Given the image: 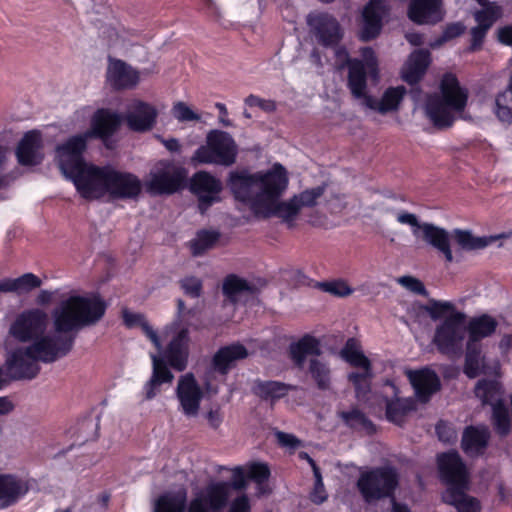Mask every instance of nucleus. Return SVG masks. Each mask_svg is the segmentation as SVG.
I'll return each instance as SVG.
<instances>
[{"label": "nucleus", "mask_w": 512, "mask_h": 512, "mask_svg": "<svg viewBox=\"0 0 512 512\" xmlns=\"http://www.w3.org/2000/svg\"><path fill=\"white\" fill-rule=\"evenodd\" d=\"M184 178L183 170L167 161L158 162L150 172L147 188L155 194L175 192Z\"/></svg>", "instance_id": "f3484780"}, {"label": "nucleus", "mask_w": 512, "mask_h": 512, "mask_svg": "<svg viewBox=\"0 0 512 512\" xmlns=\"http://www.w3.org/2000/svg\"><path fill=\"white\" fill-rule=\"evenodd\" d=\"M123 321L128 328H141L160 354L164 351V342L171 337L167 350L165 351V357L174 369L183 371L186 368L189 354V338L186 328H180L179 324L175 322L166 326L158 333L147 322L143 314L128 310L123 312Z\"/></svg>", "instance_id": "423d86ee"}, {"label": "nucleus", "mask_w": 512, "mask_h": 512, "mask_svg": "<svg viewBox=\"0 0 512 512\" xmlns=\"http://www.w3.org/2000/svg\"><path fill=\"white\" fill-rule=\"evenodd\" d=\"M315 486L310 494L312 502L321 504L327 499V493L324 488L322 476L318 467H314Z\"/></svg>", "instance_id": "8fccbe9b"}, {"label": "nucleus", "mask_w": 512, "mask_h": 512, "mask_svg": "<svg viewBox=\"0 0 512 512\" xmlns=\"http://www.w3.org/2000/svg\"><path fill=\"white\" fill-rule=\"evenodd\" d=\"M215 107L219 111V123L225 127L232 126V122L228 118V110H227L225 104L217 102L215 104Z\"/></svg>", "instance_id": "13d9d810"}, {"label": "nucleus", "mask_w": 512, "mask_h": 512, "mask_svg": "<svg viewBox=\"0 0 512 512\" xmlns=\"http://www.w3.org/2000/svg\"><path fill=\"white\" fill-rule=\"evenodd\" d=\"M406 376L415 391L416 397L422 402H426L440 387L439 378L429 368L407 370Z\"/></svg>", "instance_id": "4be33fe9"}, {"label": "nucleus", "mask_w": 512, "mask_h": 512, "mask_svg": "<svg viewBox=\"0 0 512 512\" xmlns=\"http://www.w3.org/2000/svg\"><path fill=\"white\" fill-rule=\"evenodd\" d=\"M74 7L83 22V27L92 30L116 31L120 23L111 8L95 0H76Z\"/></svg>", "instance_id": "2eb2a0df"}, {"label": "nucleus", "mask_w": 512, "mask_h": 512, "mask_svg": "<svg viewBox=\"0 0 512 512\" xmlns=\"http://www.w3.org/2000/svg\"><path fill=\"white\" fill-rule=\"evenodd\" d=\"M482 368V357L480 345L466 344V362L465 374L469 378H475L479 375Z\"/></svg>", "instance_id": "ea45409f"}, {"label": "nucleus", "mask_w": 512, "mask_h": 512, "mask_svg": "<svg viewBox=\"0 0 512 512\" xmlns=\"http://www.w3.org/2000/svg\"><path fill=\"white\" fill-rule=\"evenodd\" d=\"M498 326V322L490 315L483 314L471 318L466 325L468 340L466 344L479 345V342L491 336Z\"/></svg>", "instance_id": "a878e982"}, {"label": "nucleus", "mask_w": 512, "mask_h": 512, "mask_svg": "<svg viewBox=\"0 0 512 512\" xmlns=\"http://www.w3.org/2000/svg\"><path fill=\"white\" fill-rule=\"evenodd\" d=\"M325 187L317 186L310 189H306L301 193L294 195V201L299 206V210L302 208H310L318 203V199L324 194Z\"/></svg>", "instance_id": "79ce46f5"}, {"label": "nucleus", "mask_w": 512, "mask_h": 512, "mask_svg": "<svg viewBox=\"0 0 512 512\" xmlns=\"http://www.w3.org/2000/svg\"><path fill=\"white\" fill-rule=\"evenodd\" d=\"M414 409V401L410 398H396L387 403V419L395 424H402L409 412Z\"/></svg>", "instance_id": "c9c22d12"}, {"label": "nucleus", "mask_w": 512, "mask_h": 512, "mask_svg": "<svg viewBox=\"0 0 512 512\" xmlns=\"http://www.w3.org/2000/svg\"><path fill=\"white\" fill-rule=\"evenodd\" d=\"M441 477L448 485L443 501L454 506L457 512H479L480 504L465 492L468 488V473L457 452L443 453L438 457Z\"/></svg>", "instance_id": "1a4fd4ad"}, {"label": "nucleus", "mask_w": 512, "mask_h": 512, "mask_svg": "<svg viewBox=\"0 0 512 512\" xmlns=\"http://www.w3.org/2000/svg\"><path fill=\"white\" fill-rule=\"evenodd\" d=\"M497 40L505 45H512V34H495Z\"/></svg>", "instance_id": "338daca9"}, {"label": "nucleus", "mask_w": 512, "mask_h": 512, "mask_svg": "<svg viewBox=\"0 0 512 512\" xmlns=\"http://www.w3.org/2000/svg\"><path fill=\"white\" fill-rule=\"evenodd\" d=\"M206 419L212 428H218L222 422V416L218 409L208 411Z\"/></svg>", "instance_id": "bf43d9fd"}, {"label": "nucleus", "mask_w": 512, "mask_h": 512, "mask_svg": "<svg viewBox=\"0 0 512 512\" xmlns=\"http://www.w3.org/2000/svg\"><path fill=\"white\" fill-rule=\"evenodd\" d=\"M490 438V431L486 426L467 427L462 436V449L468 456L481 455Z\"/></svg>", "instance_id": "393cba45"}, {"label": "nucleus", "mask_w": 512, "mask_h": 512, "mask_svg": "<svg viewBox=\"0 0 512 512\" xmlns=\"http://www.w3.org/2000/svg\"><path fill=\"white\" fill-rule=\"evenodd\" d=\"M172 114L179 122L199 121L201 119L198 113L181 101L173 105Z\"/></svg>", "instance_id": "a18cd8bd"}, {"label": "nucleus", "mask_w": 512, "mask_h": 512, "mask_svg": "<svg viewBox=\"0 0 512 512\" xmlns=\"http://www.w3.org/2000/svg\"><path fill=\"white\" fill-rule=\"evenodd\" d=\"M152 359V376L144 386V393L146 399L150 400L159 393V386L163 383L171 382L173 379L172 373L166 367L162 359L154 354H151Z\"/></svg>", "instance_id": "c85d7f7f"}, {"label": "nucleus", "mask_w": 512, "mask_h": 512, "mask_svg": "<svg viewBox=\"0 0 512 512\" xmlns=\"http://www.w3.org/2000/svg\"><path fill=\"white\" fill-rule=\"evenodd\" d=\"M218 234L213 231H201L191 241V250L193 255L199 256L210 249L217 241Z\"/></svg>", "instance_id": "a19ab883"}, {"label": "nucleus", "mask_w": 512, "mask_h": 512, "mask_svg": "<svg viewBox=\"0 0 512 512\" xmlns=\"http://www.w3.org/2000/svg\"><path fill=\"white\" fill-rule=\"evenodd\" d=\"M107 81L116 89H130L139 83L140 74L125 62L109 58Z\"/></svg>", "instance_id": "b1692460"}, {"label": "nucleus", "mask_w": 512, "mask_h": 512, "mask_svg": "<svg viewBox=\"0 0 512 512\" xmlns=\"http://www.w3.org/2000/svg\"><path fill=\"white\" fill-rule=\"evenodd\" d=\"M389 14L387 0H369L362 13L363 32H380Z\"/></svg>", "instance_id": "bb28decb"}, {"label": "nucleus", "mask_w": 512, "mask_h": 512, "mask_svg": "<svg viewBox=\"0 0 512 512\" xmlns=\"http://www.w3.org/2000/svg\"><path fill=\"white\" fill-rule=\"evenodd\" d=\"M162 142H163V145L166 147V149L171 152H176V151H179V149H180V144L177 139L171 138V139L163 140Z\"/></svg>", "instance_id": "052dcab7"}, {"label": "nucleus", "mask_w": 512, "mask_h": 512, "mask_svg": "<svg viewBox=\"0 0 512 512\" xmlns=\"http://www.w3.org/2000/svg\"><path fill=\"white\" fill-rule=\"evenodd\" d=\"M245 483L243 470L240 467L235 468L231 484L227 482L209 484L204 492L192 501L188 512H210V509H220L228 500L230 488L240 490L245 487Z\"/></svg>", "instance_id": "4468645a"}, {"label": "nucleus", "mask_w": 512, "mask_h": 512, "mask_svg": "<svg viewBox=\"0 0 512 512\" xmlns=\"http://www.w3.org/2000/svg\"><path fill=\"white\" fill-rule=\"evenodd\" d=\"M29 491L25 478L13 474H0V508H6L24 497Z\"/></svg>", "instance_id": "5701e85b"}, {"label": "nucleus", "mask_w": 512, "mask_h": 512, "mask_svg": "<svg viewBox=\"0 0 512 512\" xmlns=\"http://www.w3.org/2000/svg\"><path fill=\"white\" fill-rule=\"evenodd\" d=\"M193 192L198 196L199 208L202 213L213 203L220 201L222 184L211 174L201 171L191 180Z\"/></svg>", "instance_id": "6ab92c4d"}, {"label": "nucleus", "mask_w": 512, "mask_h": 512, "mask_svg": "<svg viewBox=\"0 0 512 512\" xmlns=\"http://www.w3.org/2000/svg\"><path fill=\"white\" fill-rule=\"evenodd\" d=\"M288 183L286 169L274 164L268 170L252 174L231 172L228 184L235 197L249 204L257 215L276 216L291 227L300 210L293 197L280 201Z\"/></svg>", "instance_id": "7ed1b4c3"}, {"label": "nucleus", "mask_w": 512, "mask_h": 512, "mask_svg": "<svg viewBox=\"0 0 512 512\" xmlns=\"http://www.w3.org/2000/svg\"><path fill=\"white\" fill-rule=\"evenodd\" d=\"M12 408L13 406L7 398L0 397V415L9 413Z\"/></svg>", "instance_id": "680f3d73"}, {"label": "nucleus", "mask_w": 512, "mask_h": 512, "mask_svg": "<svg viewBox=\"0 0 512 512\" xmlns=\"http://www.w3.org/2000/svg\"><path fill=\"white\" fill-rule=\"evenodd\" d=\"M275 437L277 442L284 448L294 450L301 446V441L292 434L277 431Z\"/></svg>", "instance_id": "864d4df0"}, {"label": "nucleus", "mask_w": 512, "mask_h": 512, "mask_svg": "<svg viewBox=\"0 0 512 512\" xmlns=\"http://www.w3.org/2000/svg\"><path fill=\"white\" fill-rule=\"evenodd\" d=\"M430 64V54L425 50H416L411 53L410 57L402 68V78L409 84L418 82L424 75Z\"/></svg>", "instance_id": "cd10ccee"}, {"label": "nucleus", "mask_w": 512, "mask_h": 512, "mask_svg": "<svg viewBox=\"0 0 512 512\" xmlns=\"http://www.w3.org/2000/svg\"><path fill=\"white\" fill-rule=\"evenodd\" d=\"M509 95L507 92L499 93L495 98L494 113L496 117L505 124H512V109L508 105Z\"/></svg>", "instance_id": "37998d69"}, {"label": "nucleus", "mask_w": 512, "mask_h": 512, "mask_svg": "<svg viewBox=\"0 0 512 512\" xmlns=\"http://www.w3.org/2000/svg\"><path fill=\"white\" fill-rule=\"evenodd\" d=\"M468 91L456 76L447 73L440 83V93L428 95L425 102L427 118L438 128L450 127L457 118H465Z\"/></svg>", "instance_id": "6e6552de"}, {"label": "nucleus", "mask_w": 512, "mask_h": 512, "mask_svg": "<svg viewBox=\"0 0 512 512\" xmlns=\"http://www.w3.org/2000/svg\"><path fill=\"white\" fill-rule=\"evenodd\" d=\"M395 220L410 228L412 236L416 240H421L432 246L443 254L445 260L449 263L454 261L450 240L453 238L457 245L465 251L480 250L499 239H507L512 233H501L494 236L478 237L470 231L455 229L451 233L446 229L436 226L430 222H422L419 217L407 210L403 209H387Z\"/></svg>", "instance_id": "20e7f679"}, {"label": "nucleus", "mask_w": 512, "mask_h": 512, "mask_svg": "<svg viewBox=\"0 0 512 512\" xmlns=\"http://www.w3.org/2000/svg\"><path fill=\"white\" fill-rule=\"evenodd\" d=\"M105 312V304L97 295L72 294L52 311L53 330L48 314L40 308L20 312L9 327V334L20 343L8 352L6 368L16 379H32L39 362L51 363L71 350L73 338L68 335L95 324Z\"/></svg>", "instance_id": "f257e3e1"}, {"label": "nucleus", "mask_w": 512, "mask_h": 512, "mask_svg": "<svg viewBox=\"0 0 512 512\" xmlns=\"http://www.w3.org/2000/svg\"><path fill=\"white\" fill-rule=\"evenodd\" d=\"M289 352L294 363L303 366L307 357L320 355V343L315 337L305 335L290 345Z\"/></svg>", "instance_id": "2f4dec72"}, {"label": "nucleus", "mask_w": 512, "mask_h": 512, "mask_svg": "<svg viewBox=\"0 0 512 512\" xmlns=\"http://www.w3.org/2000/svg\"><path fill=\"white\" fill-rule=\"evenodd\" d=\"M52 299V293L47 290H42L38 295V303L44 304Z\"/></svg>", "instance_id": "0e129e2a"}, {"label": "nucleus", "mask_w": 512, "mask_h": 512, "mask_svg": "<svg viewBox=\"0 0 512 512\" xmlns=\"http://www.w3.org/2000/svg\"><path fill=\"white\" fill-rule=\"evenodd\" d=\"M442 0H411L408 17L419 25L435 24L443 18Z\"/></svg>", "instance_id": "412c9836"}, {"label": "nucleus", "mask_w": 512, "mask_h": 512, "mask_svg": "<svg viewBox=\"0 0 512 512\" xmlns=\"http://www.w3.org/2000/svg\"><path fill=\"white\" fill-rule=\"evenodd\" d=\"M229 512H251L249 498L246 495H240L232 500Z\"/></svg>", "instance_id": "6e6d98bb"}, {"label": "nucleus", "mask_w": 512, "mask_h": 512, "mask_svg": "<svg viewBox=\"0 0 512 512\" xmlns=\"http://www.w3.org/2000/svg\"><path fill=\"white\" fill-rule=\"evenodd\" d=\"M15 154L22 166L39 165L44 158L41 134L34 130L27 132L20 140Z\"/></svg>", "instance_id": "aec40b11"}, {"label": "nucleus", "mask_w": 512, "mask_h": 512, "mask_svg": "<svg viewBox=\"0 0 512 512\" xmlns=\"http://www.w3.org/2000/svg\"><path fill=\"white\" fill-rule=\"evenodd\" d=\"M218 392L219 388L211 383L209 376L201 384L193 373H185L178 378L175 389L178 411L187 418H195L200 413L205 396L216 395Z\"/></svg>", "instance_id": "9d476101"}, {"label": "nucleus", "mask_w": 512, "mask_h": 512, "mask_svg": "<svg viewBox=\"0 0 512 512\" xmlns=\"http://www.w3.org/2000/svg\"><path fill=\"white\" fill-rule=\"evenodd\" d=\"M436 432L438 437L443 442H449L452 439L456 438V435L453 430L448 429V427L444 423H439L436 426Z\"/></svg>", "instance_id": "4d7b16f0"}, {"label": "nucleus", "mask_w": 512, "mask_h": 512, "mask_svg": "<svg viewBox=\"0 0 512 512\" xmlns=\"http://www.w3.org/2000/svg\"><path fill=\"white\" fill-rule=\"evenodd\" d=\"M361 56L362 59H353L348 62V87L352 95L360 100L362 106L381 114L397 110L406 89L403 86L388 88L380 100L368 95L367 77L378 81V64L370 48H363Z\"/></svg>", "instance_id": "39448f33"}, {"label": "nucleus", "mask_w": 512, "mask_h": 512, "mask_svg": "<svg viewBox=\"0 0 512 512\" xmlns=\"http://www.w3.org/2000/svg\"><path fill=\"white\" fill-rule=\"evenodd\" d=\"M119 114L107 109L97 110L91 119V129L70 137L56 148V159L63 175L72 181L77 192L86 200L132 199L139 195L141 182L133 174L114 167L85 162L83 152L92 137L105 139L119 127Z\"/></svg>", "instance_id": "f03ea898"}, {"label": "nucleus", "mask_w": 512, "mask_h": 512, "mask_svg": "<svg viewBox=\"0 0 512 512\" xmlns=\"http://www.w3.org/2000/svg\"><path fill=\"white\" fill-rule=\"evenodd\" d=\"M397 283L402 287L407 289L408 291L418 294V295H426L427 291L424 284L417 278L413 276H402L397 279Z\"/></svg>", "instance_id": "3c124183"}, {"label": "nucleus", "mask_w": 512, "mask_h": 512, "mask_svg": "<svg viewBox=\"0 0 512 512\" xmlns=\"http://www.w3.org/2000/svg\"><path fill=\"white\" fill-rule=\"evenodd\" d=\"M9 155V149L7 147L0 146V188L8 186L12 181V177L7 171Z\"/></svg>", "instance_id": "09e8293b"}, {"label": "nucleus", "mask_w": 512, "mask_h": 512, "mask_svg": "<svg viewBox=\"0 0 512 512\" xmlns=\"http://www.w3.org/2000/svg\"><path fill=\"white\" fill-rule=\"evenodd\" d=\"M308 372L320 389H327L330 385V367L324 359L313 357L309 361Z\"/></svg>", "instance_id": "e433bc0d"}, {"label": "nucleus", "mask_w": 512, "mask_h": 512, "mask_svg": "<svg viewBox=\"0 0 512 512\" xmlns=\"http://www.w3.org/2000/svg\"><path fill=\"white\" fill-rule=\"evenodd\" d=\"M180 286L183 292L191 297L198 298L202 293V281L195 276H186L180 280Z\"/></svg>", "instance_id": "de8ad7c7"}, {"label": "nucleus", "mask_w": 512, "mask_h": 512, "mask_svg": "<svg viewBox=\"0 0 512 512\" xmlns=\"http://www.w3.org/2000/svg\"><path fill=\"white\" fill-rule=\"evenodd\" d=\"M248 477L258 484L264 483L269 477V468L263 463H253L248 466Z\"/></svg>", "instance_id": "603ef678"}, {"label": "nucleus", "mask_w": 512, "mask_h": 512, "mask_svg": "<svg viewBox=\"0 0 512 512\" xmlns=\"http://www.w3.org/2000/svg\"><path fill=\"white\" fill-rule=\"evenodd\" d=\"M245 104L249 107H259L264 111H273L275 109V103L270 100L261 99L255 95H249L245 99Z\"/></svg>", "instance_id": "5fc2aeb1"}, {"label": "nucleus", "mask_w": 512, "mask_h": 512, "mask_svg": "<svg viewBox=\"0 0 512 512\" xmlns=\"http://www.w3.org/2000/svg\"><path fill=\"white\" fill-rule=\"evenodd\" d=\"M236 156L237 145L232 136L221 130H211L207 133L205 144L195 151L191 163L230 166Z\"/></svg>", "instance_id": "9b49d317"}, {"label": "nucleus", "mask_w": 512, "mask_h": 512, "mask_svg": "<svg viewBox=\"0 0 512 512\" xmlns=\"http://www.w3.org/2000/svg\"><path fill=\"white\" fill-rule=\"evenodd\" d=\"M255 286L236 275H229L223 282V293L233 303L244 301L254 296Z\"/></svg>", "instance_id": "c756f323"}, {"label": "nucleus", "mask_w": 512, "mask_h": 512, "mask_svg": "<svg viewBox=\"0 0 512 512\" xmlns=\"http://www.w3.org/2000/svg\"><path fill=\"white\" fill-rule=\"evenodd\" d=\"M124 118L131 130L146 132L155 125L157 110L150 103L134 99L127 105Z\"/></svg>", "instance_id": "a211bd4d"}, {"label": "nucleus", "mask_w": 512, "mask_h": 512, "mask_svg": "<svg viewBox=\"0 0 512 512\" xmlns=\"http://www.w3.org/2000/svg\"><path fill=\"white\" fill-rule=\"evenodd\" d=\"M321 287L325 292L338 297L349 296L353 292V289L349 286L347 281L342 279L325 282Z\"/></svg>", "instance_id": "49530a36"}, {"label": "nucleus", "mask_w": 512, "mask_h": 512, "mask_svg": "<svg viewBox=\"0 0 512 512\" xmlns=\"http://www.w3.org/2000/svg\"><path fill=\"white\" fill-rule=\"evenodd\" d=\"M425 310L432 320L439 321L433 336L437 349L444 354L460 352L466 337V314L444 300H430Z\"/></svg>", "instance_id": "0eeeda50"}, {"label": "nucleus", "mask_w": 512, "mask_h": 512, "mask_svg": "<svg viewBox=\"0 0 512 512\" xmlns=\"http://www.w3.org/2000/svg\"><path fill=\"white\" fill-rule=\"evenodd\" d=\"M392 512H410L406 505H402L393 500Z\"/></svg>", "instance_id": "774afa93"}, {"label": "nucleus", "mask_w": 512, "mask_h": 512, "mask_svg": "<svg viewBox=\"0 0 512 512\" xmlns=\"http://www.w3.org/2000/svg\"><path fill=\"white\" fill-rule=\"evenodd\" d=\"M248 356L246 348L241 344H232L221 348L214 356L213 369L222 374L235 364L236 361Z\"/></svg>", "instance_id": "7c9ffc66"}, {"label": "nucleus", "mask_w": 512, "mask_h": 512, "mask_svg": "<svg viewBox=\"0 0 512 512\" xmlns=\"http://www.w3.org/2000/svg\"><path fill=\"white\" fill-rule=\"evenodd\" d=\"M484 35L485 34H473L472 46H471L472 50H476L479 46H481V44L483 43V40H484Z\"/></svg>", "instance_id": "69168bd1"}, {"label": "nucleus", "mask_w": 512, "mask_h": 512, "mask_svg": "<svg viewBox=\"0 0 512 512\" xmlns=\"http://www.w3.org/2000/svg\"><path fill=\"white\" fill-rule=\"evenodd\" d=\"M397 485V473L390 467L362 471L356 483L359 493L367 503L392 496Z\"/></svg>", "instance_id": "f8f14e48"}, {"label": "nucleus", "mask_w": 512, "mask_h": 512, "mask_svg": "<svg viewBox=\"0 0 512 512\" xmlns=\"http://www.w3.org/2000/svg\"><path fill=\"white\" fill-rule=\"evenodd\" d=\"M253 392L264 400L274 401L285 396L287 388L276 381H257L253 386Z\"/></svg>", "instance_id": "4c0bfd02"}, {"label": "nucleus", "mask_w": 512, "mask_h": 512, "mask_svg": "<svg viewBox=\"0 0 512 512\" xmlns=\"http://www.w3.org/2000/svg\"><path fill=\"white\" fill-rule=\"evenodd\" d=\"M499 347L503 352H507L509 349L512 348V334L511 335H505L500 343Z\"/></svg>", "instance_id": "e2e57ef3"}, {"label": "nucleus", "mask_w": 512, "mask_h": 512, "mask_svg": "<svg viewBox=\"0 0 512 512\" xmlns=\"http://www.w3.org/2000/svg\"><path fill=\"white\" fill-rule=\"evenodd\" d=\"M41 285V280L32 273H26L18 278L0 280V292H13L18 295L26 294Z\"/></svg>", "instance_id": "473e14b6"}, {"label": "nucleus", "mask_w": 512, "mask_h": 512, "mask_svg": "<svg viewBox=\"0 0 512 512\" xmlns=\"http://www.w3.org/2000/svg\"><path fill=\"white\" fill-rule=\"evenodd\" d=\"M316 41L323 46L330 48L333 53L338 56L341 60H345L347 58V53L343 48L336 47V45L340 41L341 34H315Z\"/></svg>", "instance_id": "c03bdc74"}, {"label": "nucleus", "mask_w": 512, "mask_h": 512, "mask_svg": "<svg viewBox=\"0 0 512 512\" xmlns=\"http://www.w3.org/2000/svg\"><path fill=\"white\" fill-rule=\"evenodd\" d=\"M340 356L350 365L360 368L362 372L351 373L350 381L354 384L357 397H364L369 389V379L372 377L369 359L364 355L359 342L350 338L340 351Z\"/></svg>", "instance_id": "dca6fc26"}, {"label": "nucleus", "mask_w": 512, "mask_h": 512, "mask_svg": "<svg viewBox=\"0 0 512 512\" xmlns=\"http://www.w3.org/2000/svg\"><path fill=\"white\" fill-rule=\"evenodd\" d=\"M481 6L483 9L474 14L477 26L473 27L470 32H486L501 16V8L495 3H490L487 0L486 4Z\"/></svg>", "instance_id": "f704fd0d"}, {"label": "nucleus", "mask_w": 512, "mask_h": 512, "mask_svg": "<svg viewBox=\"0 0 512 512\" xmlns=\"http://www.w3.org/2000/svg\"><path fill=\"white\" fill-rule=\"evenodd\" d=\"M186 492L181 489L175 494H165L157 502L155 512H183Z\"/></svg>", "instance_id": "58836bf2"}, {"label": "nucleus", "mask_w": 512, "mask_h": 512, "mask_svg": "<svg viewBox=\"0 0 512 512\" xmlns=\"http://www.w3.org/2000/svg\"><path fill=\"white\" fill-rule=\"evenodd\" d=\"M306 23L311 32H339L338 20L331 14L312 11L306 17Z\"/></svg>", "instance_id": "72a5a7b5"}, {"label": "nucleus", "mask_w": 512, "mask_h": 512, "mask_svg": "<svg viewBox=\"0 0 512 512\" xmlns=\"http://www.w3.org/2000/svg\"><path fill=\"white\" fill-rule=\"evenodd\" d=\"M475 395L483 404L492 407V423L501 435H507L511 431L512 420L509 408L503 400V390L499 382L480 380L475 387Z\"/></svg>", "instance_id": "ddd939ff"}]
</instances>
